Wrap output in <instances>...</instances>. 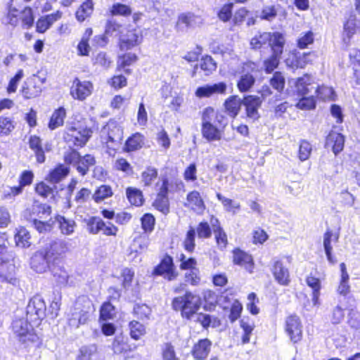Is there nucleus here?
I'll return each instance as SVG.
<instances>
[{
	"label": "nucleus",
	"instance_id": "nucleus-1",
	"mask_svg": "<svg viewBox=\"0 0 360 360\" xmlns=\"http://www.w3.org/2000/svg\"><path fill=\"white\" fill-rule=\"evenodd\" d=\"M200 306V297L188 291L182 296L174 297L172 302V309L181 311V316L187 319H193V316L199 310Z\"/></svg>",
	"mask_w": 360,
	"mask_h": 360
},
{
	"label": "nucleus",
	"instance_id": "nucleus-2",
	"mask_svg": "<svg viewBox=\"0 0 360 360\" xmlns=\"http://www.w3.org/2000/svg\"><path fill=\"white\" fill-rule=\"evenodd\" d=\"M12 330L18 341L25 347L39 342V336L34 331L32 326L25 319H18L13 321Z\"/></svg>",
	"mask_w": 360,
	"mask_h": 360
},
{
	"label": "nucleus",
	"instance_id": "nucleus-3",
	"mask_svg": "<svg viewBox=\"0 0 360 360\" xmlns=\"http://www.w3.org/2000/svg\"><path fill=\"white\" fill-rule=\"evenodd\" d=\"M64 161L68 165H72L82 176H85L89 168L96 164V159L92 155L86 154L82 156L76 150L65 152Z\"/></svg>",
	"mask_w": 360,
	"mask_h": 360
},
{
	"label": "nucleus",
	"instance_id": "nucleus-4",
	"mask_svg": "<svg viewBox=\"0 0 360 360\" xmlns=\"http://www.w3.org/2000/svg\"><path fill=\"white\" fill-rule=\"evenodd\" d=\"M14 257L4 245H0V282L15 285L17 280L13 276L15 271Z\"/></svg>",
	"mask_w": 360,
	"mask_h": 360
},
{
	"label": "nucleus",
	"instance_id": "nucleus-5",
	"mask_svg": "<svg viewBox=\"0 0 360 360\" xmlns=\"http://www.w3.org/2000/svg\"><path fill=\"white\" fill-rule=\"evenodd\" d=\"M46 82V77H41L37 75H33L26 79L20 90L22 96L25 99H31L39 96L43 89Z\"/></svg>",
	"mask_w": 360,
	"mask_h": 360
},
{
	"label": "nucleus",
	"instance_id": "nucleus-6",
	"mask_svg": "<svg viewBox=\"0 0 360 360\" xmlns=\"http://www.w3.org/2000/svg\"><path fill=\"white\" fill-rule=\"evenodd\" d=\"M92 131L88 128L70 127L68 129L64 139L70 147H82L91 137Z\"/></svg>",
	"mask_w": 360,
	"mask_h": 360
},
{
	"label": "nucleus",
	"instance_id": "nucleus-7",
	"mask_svg": "<svg viewBox=\"0 0 360 360\" xmlns=\"http://www.w3.org/2000/svg\"><path fill=\"white\" fill-rule=\"evenodd\" d=\"M153 274L162 276L169 281L175 280L178 273L175 270L172 257L169 255L165 256L160 263L154 269Z\"/></svg>",
	"mask_w": 360,
	"mask_h": 360
},
{
	"label": "nucleus",
	"instance_id": "nucleus-8",
	"mask_svg": "<svg viewBox=\"0 0 360 360\" xmlns=\"http://www.w3.org/2000/svg\"><path fill=\"white\" fill-rule=\"evenodd\" d=\"M244 71L240 75L237 86L240 92H246L249 91L255 83V77L253 75L257 72L256 65L253 63H247L243 67Z\"/></svg>",
	"mask_w": 360,
	"mask_h": 360
},
{
	"label": "nucleus",
	"instance_id": "nucleus-9",
	"mask_svg": "<svg viewBox=\"0 0 360 360\" xmlns=\"http://www.w3.org/2000/svg\"><path fill=\"white\" fill-rule=\"evenodd\" d=\"M202 128L201 133L203 138L207 141H215L221 140L223 134V130L210 122L208 116L202 115Z\"/></svg>",
	"mask_w": 360,
	"mask_h": 360
},
{
	"label": "nucleus",
	"instance_id": "nucleus-10",
	"mask_svg": "<svg viewBox=\"0 0 360 360\" xmlns=\"http://www.w3.org/2000/svg\"><path fill=\"white\" fill-rule=\"evenodd\" d=\"M46 305L43 299L39 296L33 297L27 306V316L32 321L42 319L45 316Z\"/></svg>",
	"mask_w": 360,
	"mask_h": 360
},
{
	"label": "nucleus",
	"instance_id": "nucleus-11",
	"mask_svg": "<svg viewBox=\"0 0 360 360\" xmlns=\"http://www.w3.org/2000/svg\"><path fill=\"white\" fill-rule=\"evenodd\" d=\"M93 89V84L89 81H80L75 78L70 87V95L75 99L79 101L84 100L91 95Z\"/></svg>",
	"mask_w": 360,
	"mask_h": 360
},
{
	"label": "nucleus",
	"instance_id": "nucleus-12",
	"mask_svg": "<svg viewBox=\"0 0 360 360\" xmlns=\"http://www.w3.org/2000/svg\"><path fill=\"white\" fill-rule=\"evenodd\" d=\"M285 330L291 341L294 343L299 342L302 337V326L300 319L296 315H291L287 317Z\"/></svg>",
	"mask_w": 360,
	"mask_h": 360
},
{
	"label": "nucleus",
	"instance_id": "nucleus-13",
	"mask_svg": "<svg viewBox=\"0 0 360 360\" xmlns=\"http://www.w3.org/2000/svg\"><path fill=\"white\" fill-rule=\"evenodd\" d=\"M53 261L48 256L44 250H39L34 253L31 258V268L37 273H44L50 267Z\"/></svg>",
	"mask_w": 360,
	"mask_h": 360
},
{
	"label": "nucleus",
	"instance_id": "nucleus-14",
	"mask_svg": "<svg viewBox=\"0 0 360 360\" xmlns=\"http://www.w3.org/2000/svg\"><path fill=\"white\" fill-rule=\"evenodd\" d=\"M262 100L257 96H247L243 100V105L245 106L246 115L248 118L255 121L259 117L258 112Z\"/></svg>",
	"mask_w": 360,
	"mask_h": 360
},
{
	"label": "nucleus",
	"instance_id": "nucleus-15",
	"mask_svg": "<svg viewBox=\"0 0 360 360\" xmlns=\"http://www.w3.org/2000/svg\"><path fill=\"white\" fill-rule=\"evenodd\" d=\"M226 84L224 82H219L214 84H206L198 87L195 94L198 98L210 97L214 94H224L226 91Z\"/></svg>",
	"mask_w": 360,
	"mask_h": 360
},
{
	"label": "nucleus",
	"instance_id": "nucleus-16",
	"mask_svg": "<svg viewBox=\"0 0 360 360\" xmlns=\"http://www.w3.org/2000/svg\"><path fill=\"white\" fill-rule=\"evenodd\" d=\"M101 133L103 135H107V143L110 142L114 145H118L122 139L123 131L115 122H109L105 125Z\"/></svg>",
	"mask_w": 360,
	"mask_h": 360
},
{
	"label": "nucleus",
	"instance_id": "nucleus-17",
	"mask_svg": "<svg viewBox=\"0 0 360 360\" xmlns=\"http://www.w3.org/2000/svg\"><path fill=\"white\" fill-rule=\"evenodd\" d=\"M212 345V342L207 338L198 340L193 347L192 355L198 360L206 359L210 352Z\"/></svg>",
	"mask_w": 360,
	"mask_h": 360
},
{
	"label": "nucleus",
	"instance_id": "nucleus-18",
	"mask_svg": "<svg viewBox=\"0 0 360 360\" xmlns=\"http://www.w3.org/2000/svg\"><path fill=\"white\" fill-rule=\"evenodd\" d=\"M272 272L276 281L281 285H287L290 282L289 271L280 261L274 262Z\"/></svg>",
	"mask_w": 360,
	"mask_h": 360
},
{
	"label": "nucleus",
	"instance_id": "nucleus-19",
	"mask_svg": "<svg viewBox=\"0 0 360 360\" xmlns=\"http://www.w3.org/2000/svg\"><path fill=\"white\" fill-rule=\"evenodd\" d=\"M202 115L203 117H205L206 115L208 116L210 119V122L214 123V124L217 125L219 129L222 130L228 124L226 117L221 112H215L211 107L205 108L202 111Z\"/></svg>",
	"mask_w": 360,
	"mask_h": 360
},
{
	"label": "nucleus",
	"instance_id": "nucleus-20",
	"mask_svg": "<svg viewBox=\"0 0 360 360\" xmlns=\"http://www.w3.org/2000/svg\"><path fill=\"white\" fill-rule=\"evenodd\" d=\"M53 262L68 250L67 243L62 240L53 241L50 247L44 250Z\"/></svg>",
	"mask_w": 360,
	"mask_h": 360
},
{
	"label": "nucleus",
	"instance_id": "nucleus-21",
	"mask_svg": "<svg viewBox=\"0 0 360 360\" xmlns=\"http://www.w3.org/2000/svg\"><path fill=\"white\" fill-rule=\"evenodd\" d=\"M233 260L234 264L243 266L248 271L252 272L253 260L250 255L237 249L233 251Z\"/></svg>",
	"mask_w": 360,
	"mask_h": 360
},
{
	"label": "nucleus",
	"instance_id": "nucleus-22",
	"mask_svg": "<svg viewBox=\"0 0 360 360\" xmlns=\"http://www.w3.org/2000/svg\"><path fill=\"white\" fill-rule=\"evenodd\" d=\"M345 144V138L341 134L336 132L330 133L326 141L328 147H332L333 153L337 155L342 150Z\"/></svg>",
	"mask_w": 360,
	"mask_h": 360
},
{
	"label": "nucleus",
	"instance_id": "nucleus-23",
	"mask_svg": "<svg viewBox=\"0 0 360 360\" xmlns=\"http://www.w3.org/2000/svg\"><path fill=\"white\" fill-rule=\"evenodd\" d=\"M30 218L28 220L33 221L34 218L46 219L50 216L51 208L46 204L34 203L30 211Z\"/></svg>",
	"mask_w": 360,
	"mask_h": 360
},
{
	"label": "nucleus",
	"instance_id": "nucleus-24",
	"mask_svg": "<svg viewBox=\"0 0 360 360\" xmlns=\"http://www.w3.org/2000/svg\"><path fill=\"white\" fill-rule=\"evenodd\" d=\"M271 41L269 42L271 52L276 54H282L283 52L285 38L283 33L279 32H271Z\"/></svg>",
	"mask_w": 360,
	"mask_h": 360
},
{
	"label": "nucleus",
	"instance_id": "nucleus-25",
	"mask_svg": "<svg viewBox=\"0 0 360 360\" xmlns=\"http://www.w3.org/2000/svg\"><path fill=\"white\" fill-rule=\"evenodd\" d=\"M70 172V168L63 164H59L51 170L46 176V180L53 184H57L63 180Z\"/></svg>",
	"mask_w": 360,
	"mask_h": 360
},
{
	"label": "nucleus",
	"instance_id": "nucleus-26",
	"mask_svg": "<svg viewBox=\"0 0 360 360\" xmlns=\"http://www.w3.org/2000/svg\"><path fill=\"white\" fill-rule=\"evenodd\" d=\"M141 36L136 30H130L127 32L125 37L120 41V49L122 50H128L141 41Z\"/></svg>",
	"mask_w": 360,
	"mask_h": 360
},
{
	"label": "nucleus",
	"instance_id": "nucleus-27",
	"mask_svg": "<svg viewBox=\"0 0 360 360\" xmlns=\"http://www.w3.org/2000/svg\"><path fill=\"white\" fill-rule=\"evenodd\" d=\"M29 146L34 152L37 161L39 163L44 162L46 157L44 155V150L41 146V141L40 138L37 136H31L29 140Z\"/></svg>",
	"mask_w": 360,
	"mask_h": 360
},
{
	"label": "nucleus",
	"instance_id": "nucleus-28",
	"mask_svg": "<svg viewBox=\"0 0 360 360\" xmlns=\"http://www.w3.org/2000/svg\"><path fill=\"white\" fill-rule=\"evenodd\" d=\"M311 77L309 75H304L302 77L296 79L295 87L299 95L304 96L308 94L312 89Z\"/></svg>",
	"mask_w": 360,
	"mask_h": 360
},
{
	"label": "nucleus",
	"instance_id": "nucleus-29",
	"mask_svg": "<svg viewBox=\"0 0 360 360\" xmlns=\"http://www.w3.org/2000/svg\"><path fill=\"white\" fill-rule=\"evenodd\" d=\"M242 105L243 100L237 96L229 97L224 103L226 111L233 117L237 116Z\"/></svg>",
	"mask_w": 360,
	"mask_h": 360
},
{
	"label": "nucleus",
	"instance_id": "nucleus-30",
	"mask_svg": "<svg viewBox=\"0 0 360 360\" xmlns=\"http://www.w3.org/2000/svg\"><path fill=\"white\" fill-rule=\"evenodd\" d=\"M143 145V136L139 133H136L126 141L124 150L127 152L134 151L140 149Z\"/></svg>",
	"mask_w": 360,
	"mask_h": 360
},
{
	"label": "nucleus",
	"instance_id": "nucleus-31",
	"mask_svg": "<svg viewBox=\"0 0 360 360\" xmlns=\"http://www.w3.org/2000/svg\"><path fill=\"white\" fill-rule=\"evenodd\" d=\"M271 36L270 32H264L255 35L250 41L251 48L253 49H259L265 45L269 46V42L271 41Z\"/></svg>",
	"mask_w": 360,
	"mask_h": 360
},
{
	"label": "nucleus",
	"instance_id": "nucleus-32",
	"mask_svg": "<svg viewBox=\"0 0 360 360\" xmlns=\"http://www.w3.org/2000/svg\"><path fill=\"white\" fill-rule=\"evenodd\" d=\"M56 219L59 224V228L63 234L70 235L74 232L76 223L73 219H67L60 215Z\"/></svg>",
	"mask_w": 360,
	"mask_h": 360
},
{
	"label": "nucleus",
	"instance_id": "nucleus-33",
	"mask_svg": "<svg viewBox=\"0 0 360 360\" xmlns=\"http://www.w3.org/2000/svg\"><path fill=\"white\" fill-rule=\"evenodd\" d=\"M202 22L200 17L191 13H182L179 16L178 24H184L188 28L195 27Z\"/></svg>",
	"mask_w": 360,
	"mask_h": 360
},
{
	"label": "nucleus",
	"instance_id": "nucleus-34",
	"mask_svg": "<svg viewBox=\"0 0 360 360\" xmlns=\"http://www.w3.org/2000/svg\"><path fill=\"white\" fill-rule=\"evenodd\" d=\"M94 11V3L92 0H86L84 2L76 12V18L78 21L82 22L87 17L90 16Z\"/></svg>",
	"mask_w": 360,
	"mask_h": 360
},
{
	"label": "nucleus",
	"instance_id": "nucleus-35",
	"mask_svg": "<svg viewBox=\"0 0 360 360\" xmlns=\"http://www.w3.org/2000/svg\"><path fill=\"white\" fill-rule=\"evenodd\" d=\"M65 115V110L63 108L60 107L56 110L51 117L49 127L53 130L63 125Z\"/></svg>",
	"mask_w": 360,
	"mask_h": 360
},
{
	"label": "nucleus",
	"instance_id": "nucleus-36",
	"mask_svg": "<svg viewBox=\"0 0 360 360\" xmlns=\"http://www.w3.org/2000/svg\"><path fill=\"white\" fill-rule=\"evenodd\" d=\"M16 245L21 248H27L31 245L30 234L25 228L18 229L15 235Z\"/></svg>",
	"mask_w": 360,
	"mask_h": 360
},
{
	"label": "nucleus",
	"instance_id": "nucleus-37",
	"mask_svg": "<svg viewBox=\"0 0 360 360\" xmlns=\"http://www.w3.org/2000/svg\"><path fill=\"white\" fill-rule=\"evenodd\" d=\"M217 197L219 201L222 203L224 210L228 212H231L233 214H236L238 211L240 209V205L239 202L233 201L231 199L223 196L221 193H217Z\"/></svg>",
	"mask_w": 360,
	"mask_h": 360
},
{
	"label": "nucleus",
	"instance_id": "nucleus-38",
	"mask_svg": "<svg viewBox=\"0 0 360 360\" xmlns=\"http://www.w3.org/2000/svg\"><path fill=\"white\" fill-rule=\"evenodd\" d=\"M127 197L131 205L141 206L143 202L142 192L132 187H129L126 191Z\"/></svg>",
	"mask_w": 360,
	"mask_h": 360
},
{
	"label": "nucleus",
	"instance_id": "nucleus-39",
	"mask_svg": "<svg viewBox=\"0 0 360 360\" xmlns=\"http://www.w3.org/2000/svg\"><path fill=\"white\" fill-rule=\"evenodd\" d=\"M333 233L328 230L323 235V247L328 261L331 264L336 263V259L332 255L333 247L331 245Z\"/></svg>",
	"mask_w": 360,
	"mask_h": 360
},
{
	"label": "nucleus",
	"instance_id": "nucleus-40",
	"mask_svg": "<svg viewBox=\"0 0 360 360\" xmlns=\"http://www.w3.org/2000/svg\"><path fill=\"white\" fill-rule=\"evenodd\" d=\"M199 65L205 75L212 74L217 69V63L210 56L202 57L200 61Z\"/></svg>",
	"mask_w": 360,
	"mask_h": 360
},
{
	"label": "nucleus",
	"instance_id": "nucleus-41",
	"mask_svg": "<svg viewBox=\"0 0 360 360\" xmlns=\"http://www.w3.org/2000/svg\"><path fill=\"white\" fill-rule=\"evenodd\" d=\"M187 200L191 208L196 211H201L204 209V203L199 192L193 191L187 195Z\"/></svg>",
	"mask_w": 360,
	"mask_h": 360
},
{
	"label": "nucleus",
	"instance_id": "nucleus-42",
	"mask_svg": "<svg viewBox=\"0 0 360 360\" xmlns=\"http://www.w3.org/2000/svg\"><path fill=\"white\" fill-rule=\"evenodd\" d=\"M133 312L137 319L145 321L150 319L151 309L145 304H136L134 307Z\"/></svg>",
	"mask_w": 360,
	"mask_h": 360
},
{
	"label": "nucleus",
	"instance_id": "nucleus-43",
	"mask_svg": "<svg viewBox=\"0 0 360 360\" xmlns=\"http://www.w3.org/2000/svg\"><path fill=\"white\" fill-rule=\"evenodd\" d=\"M314 57V54L311 52L295 55V59L292 61V65L296 68H304L308 63L313 60Z\"/></svg>",
	"mask_w": 360,
	"mask_h": 360
},
{
	"label": "nucleus",
	"instance_id": "nucleus-44",
	"mask_svg": "<svg viewBox=\"0 0 360 360\" xmlns=\"http://www.w3.org/2000/svg\"><path fill=\"white\" fill-rule=\"evenodd\" d=\"M130 335L134 340H139L146 333V327L137 321H131L129 324Z\"/></svg>",
	"mask_w": 360,
	"mask_h": 360
},
{
	"label": "nucleus",
	"instance_id": "nucleus-45",
	"mask_svg": "<svg viewBox=\"0 0 360 360\" xmlns=\"http://www.w3.org/2000/svg\"><path fill=\"white\" fill-rule=\"evenodd\" d=\"M148 245V239L145 236L135 238L130 246V255L133 252H139L145 250Z\"/></svg>",
	"mask_w": 360,
	"mask_h": 360
},
{
	"label": "nucleus",
	"instance_id": "nucleus-46",
	"mask_svg": "<svg viewBox=\"0 0 360 360\" xmlns=\"http://www.w3.org/2000/svg\"><path fill=\"white\" fill-rule=\"evenodd\" d=\"M281 55L271 52V55L264 61V67L267 73L273 72L278 67Z\"/></svg>",
	"mask_w": 360,
	"mask_h": 360
},
{
	"label": "nucleus",
	"instance_id": "nucleus-47",
	"mask_svg": "<svg viewBox=\"0 0 360 360\" xmlns=\"http://www.w3.org/2000/svg\"><path fill=\"white\" fill-rule=\"evenodd\" d=\"M153 205L164 214H167L169 212V204L167 196L157 195Z\"/></svg>",
	"mask_w": 360,
	"mask_h": 360
},
{
	"label": "nucleus",
	"instance_id": "nucleus-48",
	"mask_svg": "<svg viewBox=\"0 0 360 360\" xmlns=\"http://www.w3.org/2000/svg\"><path fill=\"white\" fill-rule=\"evenodd\" d=\"M240 327L243 328L244 334L242 337V342L247 344L250 342V338L254 329V323L249 319H243L240 320Z\"/></svg>",
	"mask_w": 360,
	"mask_h": 360
},
{
	"label": "nucleus",
	"instance_id": "nucleus-49",
	"mask_svg": "<svg viewBox=\"0 0 360 360\" xmlns=\"http://www.w3.org/2000/svg\"><path fill=\"white\" fill-rule=\"evenodd\" d=\"M112 191L111 187L107 185H102L97 188L93 195V198L96 202H98L105 198L112 196Z\"/></svg>",
	"mask_w": 360,
	"mask_h": 360
},
{
	"label": "nucleus",
	"instance_id": "nucleus-50",
	"mask_svg": "<svg viewBox=\"0 0 360 360\" xmlns=\"http://www.w3.org/2000/svg\"><path fill=\"white\" fill-rule=\"evenodd\" d=\"M31 223L39 233H45L50 232L52 230L53 221L51 219L48 221L44 222L41 220H38L37 219L34 218Z\"/></svg>",
	"mask_w": 360,
	"mask_h": 360
},
{
	"label": "nucleus",
	"instance_id": "nucleus-51",
	"mask_svg": "<svg viewBox=\"0 0 360 360\" xmlns=\"http://www.w3.org/2000/svg\"><path fill=\"white\" fill-rule=\"evenodd\" d=\"M311 150L312 147L309 142L305 140L301 141L298 153L299 159L302 162L308 160L311 155Z\"/></svg>",
	"mask_w": 360,
	"mask_h": 360
},
{
	"label": "nucleus",
	"instance_id": "nucleus-52",
	"mask_svg": "<svg viewBox=\"0 0 360 360\" xmlns=\"http://www.w3.org/2000/svg\"><path fill=\"white\" fill-rule=\"evenodd\" d=\"M315 89V92L318 97L323 100H332L334 96V91L331 87L321 86L318 87H311Z\"/></svg>",
	"mask_w": 360,
	"mask_h": 360
},
{
	"label": "nucleus",
	"instance_id": "nucleus-53",
	"mask_svg": "<svg viewBox=\"0 0 360 360\" xmlns=\"http://www.w3.org/2000/svg\"><path fill=\"white\" fill-rule=\"evenodd\" d=\"M158 176V170L149 167L141 174L142 181L145 186H150Z\"/></svg>",
	"mask_w": 360,
	"mask_h": 360
},
{
	"label": "nucleus",
	"instance_id": "nucleus-54",
	"mask_svg": "<svg viewBox=\"0 0 360 360\" xmlns=\"http://www.w3.org/2000/svg\"><path fill=\"white\" fill-rule=\"evenodd\" d=\"M195 230L193 228H191L186 236L184 241V246L186 250L189 252H192L195 249Z\"/></svg>",
	"mask_w": 360,
	"mask_h": 360
},
{
	"label": "nucleus",
	"instance_id": "nucleus-55",
	"mask_svg": "<svg viewBox=\"0 0 360 360\" xmlns=\"http://www.w3.org/2000/svg\"><path fill=\"white\" fill-rule=\"evenodd\" d=\"M270 84L278 92H281L285 86V78L282 73L280 72H275L270 79Z\"/></svg>",
	"mask_w": 360,
	"mask_h": 360
},
{
	"label": "nucleus",
	"instance_id": "nucleus-56",
	"mask_svg": "<svg viewBox=\"0 0 360 360\" xmlns=\"http://www.w3.org/2000/svg\"><path fill=\"white\" fill-rule=\"evenodd\" d=\"M176 185V186H179V184L177 181H169L167 178H163L162 180V184L160 187L159 192L158 195H162V196H167L169 192H171L173 191L174 185Z\"/></svg>",
	"mask_w": 360,
	"mask_h": 360
},
{
	"label": "nucleus",
	"instance_id": "nucleus-57",
	"mask_svg": "<svg viewBox=\"0 0 360 360\" xmlns=\"http://www.w3.org/2000/svg\"><path fill=\"white\" fill-rule=\"evenodd\" d=\"M356 32H358L357 20L350 17L344 25V34H346L348 40H349L351 37Z\"/></svg>",
	"mask_w": 360,
	"mask_h": 360
},
{
	"label": "nucleus",
	"instance_id": "nucleus-58",
	"mask_svg": "<svg viewBox=\"0 0 360 360\" xmlns=\"http://www.w3.org/2000/svg\"><path fill=\"white\" fill-rule=\"evenodd\" d=\"M97 347L95 345L82 347L79 349L78 360H90L91 356L96 352Z\"/></svg>",
	"mask_w": 360,
	"mask_h": 360
},
{
	"label": "nucleus",
	"instance_id": "nucleus-59",
	"mask_svg": "<svg viewBox=\"0 0 360 360\" xmlns=\"http://www.w3.org/2000/svg\"><path fill=\"white\" fill-rule=\"evenodd\" d=\"M115 314V307L110 302H105L100 310V317L103 320L111 319Z\"/></svg>",
	"mask_w": 360,
	"mask_h": 360
},
{
	"label": "nucleus",
	"instance_id": "nucleus-60",
	"mask_svg": "<svg viewBox=\"0 0 360 360\" xmlns=\"http://www.w3.org/2000/svg\"><path fill=\"white\" fill-rule=\"evenodd\" d=\"M110 13L113 15H120L127 16L131 13V11L127 5L117 3L112 5Z\"/></svg>",
	"mask_w": 360,
	"mask_h": 360
},
{
	"label": "nucleus",
	"instance_id": "nucleus-61",
	"mask_svg": "<svg viewBox=\"0 0 360 360\" xmlns=\"http://www.w3.org/2000/svg\"><path fill=\"white\" fill-rule=\"evenodd\" d=\"M87 226L89 233L92 234H97L102 229L101 226H103V220L99 218L91 217L89 220Z\"/></svg>",
	"mask_w": 360,
	"mask_h": 360
},
{
	"label": "nucleus",
	"instance_id": "nucleus-62",
	"mask_svg": "<svg viewBox=\"0 0 360 360\" xmlns=\"http://www.w3.org/2000/svg\"><path fill=\"white\" fill-rule=\"evenodd\" d=\"M296 106L302 110H311L315 108L316 101L313 96H304L299 101Z\"/></svg>",
	"mask_w": 360,
	"mask_h": 360
},
{
	"label": "nucleus",
	"instance_id": "nucleus-63",
	"mask_svg": "<svg viewBox=\"0 0 360 360\" xmlns=\"http://www.w3.org/2000/svg\"><path fill=\"white\" fill-rule=\"evenodd\" d=\"M233 4L224 5L218 12L219 18L223 22H227L232 16Z\"/></svg>",
	"mask_w": 360,
	"mask_h": 360
},
{
	"label": "nucleus",
	"instance_id": "nucleus-64",
	"mask_svg": "<svg viewBox=\"0 0 360 360\" xmlns=\"http://www.w3.org/2000/svg\"><path fill=\"white\" fill-rule=\"evenodd\" d=\"M314 42V34L308 31L297 39V46L300 49H305Z\"/></svg>",
	"mask_w": 360,
	"mask_h": 360
}]
</instances>
